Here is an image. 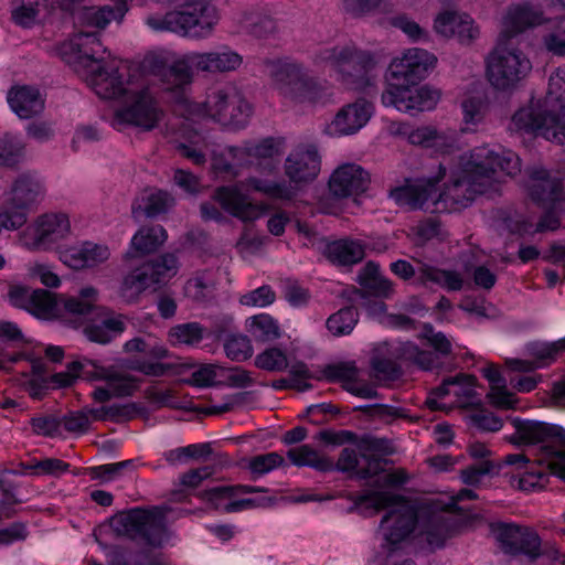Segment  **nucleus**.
<instances>
[{
  "mask_svg": "<svg viewBox=\"0 0 565 565\" xmlns=\"http://www.w3.org/2000/svg\"><path fill=\"white\" fill-rule=\"evenodd\" d=\"M520 171L521 159L513 150L487 143L439 163L433 178L396 188L390 195L409 210L458 212L478 196L498 194L502 184Z\"/></svg>",
  "mask_w": 565,
  "mask_h": 565,
  "instance_id": "nucleus-1",
  "label": "nucleus"
},
{
  "mask_svg": "<svg viewBox=\"0 0 565 565\" xmlns=\"http://www.w3.org/2000/svg\"><path fill=\"white\" fill-rule=\"evenodd\" d=\"M320 166L321 159L316 147L299 146L287 156L284 163L289 183L249 175L243 181L216 188L212 198L231 216L245 223L254 222L268 213L270 204L254 201L249 191L273 200L291 201L301 186L318 177Z\"/></svg>",
  "mask_w": 565,
  "mask_h": 565,
  "instance_id": "nucleus-2",
  "label": "nucleus"
},
{
  "mask_svg": "<svg viewBox=\"0 0 565 565\" xmlns=\"http://www.w3.org/2000/svg\"><path fill=\"white\" fill-rule=\"evenodd\" d=\"M356 504L373 508L376 511L386 510L377 531L382 561H386L392 555L406 558L399 550L417 524H419V535L431 548L441 547L451 534L450 525L444 514L433 513L427 520L419 522L415 507L402 495L386 491H371L358 497Z\"/></svg>",
  "mask_w": 565,
  "mask_h": 565,
  "instance_id": "nucleus-3",
  "label": "nucleus"
},
{
  "mask_svg": "<svg viewBox=\"0 0 565 565\" xmlns=\"http://www.w3.org/2000/svg\"><path fill=\"white\" fill-rule=\"evenodd\" d=\"M285 148L281 137H266L259 140H246L239 146L220 147L207 137L194 134L186 143L178 149L183 157L201 166L211 156V167L215 175L223 179H235L243 169L256 166L260 168L265 161L278 159Z\"/></svg>",
  "mask_w": 565,
  "mask_h": 565,
  "instance_id": "nucleus-4",
  "label": "nucleus"
},
{
  "mask_svg": "<svg viewBox=\"0 0 565 565\" xmlns=\"http://www.w3.org/2000/svg\"><path fill=\"white\" fill-rule=\"evenodd\" d=\"M541 22L542 13L529 6H513L507 11L498 44L486 57V76L495 90H514L532 72V62L527 55L519 47L509 46L507 41Z\"/></svg>",
  "mask_w": 565,
  "mask_h": 565,
  "instance_id": "nucleus-5",
  "label": "nucleus"
},
{
  "mask_svg": "<svg viewBox=\"0 0 565 565\" xmlns=\"http://www.w3.org/2000/svg\"><path fill=\"white\" fill-rule=\"evenodd\" d=\"M164 92L170 94L174 111L186 120L209 118L225 128L238 130L248 125L253 115L252 104L232 84L211 87L201 103L191 99L190 89Z\"/></svg>",
  "mask_w": 565,
  "mask_h": 565,
  "instance_id": "nucleus-6",
  "label": "nucleus"
},
{
  "mask_svg": "<svg viewBox=\"0 0 565 565\" xmlns=\"http://www.w3.org/2000/svg\"><path fill=\"white\" fill-rule=\"evenodd\" d=\"M509 129L565 143V65L550 76L543 100H531L513 114Z\"/></svg>",
  "mask_w": 565,
  "mask_h": 565,
  "instance_id": "nucleus-7",
  "label": "nucleus"
},
{
  "mask_svg": "<svg viewBox=\"0 0 565 565\" xmlns=\"http://www.w3.org/2000/svg\"><path fill=\"white\" fill-rule=\"evenodd\" d=\"M514 427L512 441L535 447V462L546 466V469L526 468L520 478V487L523 490L543 488L547 478L546 470L555 475L565 460V429L558 425L520 418H515Z\"/></svg>",
  "mask_w": 565,
  "mask_h": 565,
  "instance_id": "nucleus-8",
  "label": "nucleus"
},
{
  "mask_svg": "<svg viewBox=\"0 0 565 565\" xmlns=\"http://www.w3.org/2000/svg\"><path fill=\"white\" fill-rule=\"evenodd\" d=\"M243 63V56L226 45L210 52H190L168 64L162 58L152 61L151 74L159 81L162 90L191 89L193 68L199 72L218 74L234 72Z\"/></svg>",
  "mask_w": 565,
  "mask_h": 565,
  "instance_id": "nucleus-9",
  "label": "nucleus"
},
{
  "mask_svg": "<svg viewBox=\"0 0 565 565\" xmlns=\"http://www.w3.org/2000/svg\"><path fill=\"white\" fill-rule=\"evenodd\" d=\"M264 70L273 88L285 102L296 105H326L332 100L331 87L310 76L302 63L289 57L267 60Z\"/></svg>",
  "mask_w": 565,
  "mask_h": 565,
  "instance_id": "nucleus-10",
  "label": "nucleus"
},
{
  "mask_svg": "<svg viewBox=\"0 0 565 565\" xmlns=\"http://www.w3.org/2000/svg\"><path fill=\"white\" fill-rule=\"evenodd\" d=\"M312 64L330 68L338 81L352 89H363L371 85L372 72L377 66L376 56L353 43L323 45L311 54Z\"/></svg>",
  "mask_w": 565,
  "mask_h": 565,
  "instance_id": "nucleus-11",
  "label": "nucleus"
},
{
  "mask_svg": "<svg viewBox=\"0 0 565 565\" xmlns=\"http://www.w3.org/2000/svg\"><path fill=\"white\" fill-rule=\"evenodd\" d=\"M175 10L166 14H150L146 24L153 31L172 32L193 39H209L218 23L217 9L207 0H177Z\"/></svg>",
  "mask_w": 565,
  "mask_h": 565,
  "instance_id": "nucleus-12",
  "label": "nucleus"
},
{
  "mask_svg": "<svg viewBox=\"0 0 565 565\" xmlns=\"http://www.w3.org/2000/svg\"><path fill=\"white\" fill-rule=\"evenodd\" d=\"M96 295L95 288H83L78 297L65 299L64 309L85 323L83 332L89 341L107 344L125 331V317L96 307Z\"/></svg>",
  "mask_w": 565,
  "mask_h": 565,
  "instance_id": "nucleus-13",
  "label": "nucleus"
},
{
  "mask_svg": "<svg viewBox=\"0 0 565 565\" xmlns=\"http://www.w3.org/2000/svg\"><path fill=\"white\" fill-rule=\"evenodd\" d=\"M163 118L164 110L159 99L142 77L115 109L110 125L119 131L128 127L151 131Z\"/></svg>",
  "mask_w": 565,
  "mask_h": 565,
  "instance_id": "nucleus-14",
  "label": "nucleus"
},
{
  "mask_svg": "<svg viewBox=\"0 0 565 565\" xmlns=\"http://www.w3.org/2000/svg\"><path fill=\"white\" fill-rule=\"evenodd\" d=\"M109 525L117 535L140 540L151 546H162L169 539L162 508L131 509L114 515Z\"/></svg>",
  "mask_w": 565,
  "mask_h": 565,
  "instance_id": "nucleus-15",
  "label": "nucleus"
},
{
  "mask_svg": "<svg viewBox=\"0 0 565 565\" xmlns=\"http://www.w3.org/2000/svg\"><path fill=\"white\" fill-rule=\"evenodd\" d=\"M67 213L51 211L36 216L19 234L20 245L29 252H51L71 235Z\"/></svg>",
  "mask_w": 565,
  "mask_h": 565,
  "instance_id": "nucleus-16",
  "label": "nucleus"
},
{
  "mask_svg": "<svg viewBox=\"0 0 565 565\" xmlns=\"http://www.w3.org/2000/svg\"><path fill=\"white\" fill-rule=\"evenodd\" d=\"M43 180L35 172L21 173L4 194L3 209L9 227L21 228L28 222L29 214L36 209L45 196Z\"/></svg>",
  "mask_w": 565,
  "mask_h": 565,
  "instance_id": "nucleus-17",
  "label": "nucleus"
},
{
  "mask_svg": "<svg viewBox=\"0 0 565 565\" xmlns=\"http://www.w3.org/2000/svg\"><path fill=\"white\" fill-rule=\"evenodd\" d=\"M87 86L103 99L122 100L143 77L137 70L100 63L82 76Z\"/></svg>",
  "mask_w": 565,
  "mask_h": 565,
  "instance_id": "nucleus-18",
  "label": "nucleus"
},
{
  "mask_svg": "<svg viewBox=\"0 0 565 565\" xmlns=\"http://www.w3.org/2000/svg\"><path fill=\"white\" fill-rule=\"evenodd\" d=\"M60 54L78 76L105 63L108 56L106 47L99 40V33L86 31H79L63 42Z\"/></svg>",
  "mask_w": 565,
  "mask_h": 565,
  "instance_id": "nucleus-19",
  "label": "nucleus"
},
{
  "mask_svg": "<svg viewBox=\"0 0 565 565\" xmlns=\"http://www.w3.org/2000/svg\"><path fill=\"white\" fill-rule=\"evenodd\" d=\"M267 491L247 484L213 487L202 491L199 497L214 509L224 513H237L266 507L270 499L267 498H244L245 494Z\"/></svg>",
  "mask_w": 565,
  "mask_h": 565,
  "instance_id": "nucleus-20",
  "label": "nucleus"
},
{
  "mask_svg": "<svg viewBox=\"0 0 565 565\" xmlns=\"http://www.w3.org/2000/svg\"><path fill=\"white\" fill-rule=\"evenodd\" d=\"M491 532L499 547L505 554L524 555L530 559H536L542 554L541 537L532 527L499 522L491 525Z\"/></svg>",
  "mask_w": 565,
  "mask_h": 565,
  "instance_id": "nucleus-21",
  "label": "nucleus"
},
{
  "mask_svg": "<svg viewBox=\"0 0 565 565\" xmlns=\"http://www.w3.org/2000/svg\"><path fill=\"white\" fill-rule=\"evenodd\" d=\"M439 93L427 85H390L382 94L385 107H394L402 113L428 111L436 107Z\"/></svg>",
  "mask_w": 565,
  "mask_h": 565,
  "instance_id": "nucleus-22",
  "label": "nucleus"
},
{
  "mask_svg": "<svg viewBox=\"0 0 565 565\" xmlns=\"http://www.w3.org/2000/svg\"><path fill=\"white\" fill-rule=\"evenodd\" d=\"M383 441L376 438H364L354 448H344L333 470L341 472L355 471L360 478H369L382 470V460L375 454L382 450Z\"/></svg>",
  "mask_w": 565,
  "mask_h": 565,
  "instance_id": "nucleus-23",
  "label": "nucleus"
},
{
  "mask_svg": "<svg viewBox=\"0 0 565 565\" xmlns=\"http://www.w3.org/2000/svg\"><path fill=\"white\" fill-rule=\"evenodd\" d=\"M437 57L427 50L412 47L405 50L401 56L390 64L393 78L411 85H417L435 68Z\"/></svg>",
  "mask_w": 565,
  "mask_h": 565,
  "instance_id": "nucleus-24",
  "label": "nucleus"
},
{
  "mask_svg": "<svg viewBox=\"0 0 565 565\" xmlns=\"http://www.w3.org/2000/svg\"><path fill=\"white\" fill-rule=\"evenodd\" d=\"M85 379L105 383L104 386L96 387L92 392V397L98 403L107 402L111 397L131 395L137 386L131 377L114 367H105L95 361L90 371H86Z\"/></svg>",
  "mask_w": 565,
  "mask_h": 565,
  "instance_id": "nucleus-25",
  "label": "nucleus"
},
{
  "mask_svg": "<svg viewBox=\"0 0 565 565\" xmlns=\"http://www.w3.org/2000/svg\"><path fill=\"white\" fill-rule=\"evenodd\" d=\"M370 181L364 168L356 163H344L332 172L329 191L337 199H355L367 190Z\"/></svg>",
  "mask_w": 565,
  "mask_h": 565,
  "instance_id": "nucleus-26",
  "label": "nucleus"
},
{
  "mask_svg": "<svg viewBox=\"0 0 565 565\" xmlns=\"http://www.w3.org/2000/svg\"><path fill=\"white\" fill-rule=\"evenodd\" d=\"M373 115V105L365 99H358L343 106L326 127L331 137H342L356 134Z\"/></svg>",
  "mask_w": 565,
  "mask_h": 565,
  "instance_id": "nucleus-27",
  "label": "nucleus"
},
{
  "mask_svg": "<svg viewBox=\"0 0 565 565\" xmlns=\"http://www.w3.org/2000/svg\"><path fill=\"white\" fill-rule=\"evenodd\" d=\"M435 32L446 39H456L460 43L468 44L479 35V29L473 19L460 11L445 10L434 20Z\"/></svg>",
  "mask_w": 565,
  "mask_h": 565,
  "instance_id": "nucleus-28",
  "label": "nucleus"
},
{
  "mask_svg": "<svg viewBox=\"0 0 565 565\" xmlns=\"http://www.w3.org/2000/svg\"><path fill=\"white\" fill-rule=\"evenodd\" d=\"M530 195L551 211H565V193L559 179L551 178L543 168L531 171Z\"/></svg>",
  "mask_w": 565,
  "mask_h": 565,
  "instance_id": "nucleus-29",
  "label": "nucleus"
},
{
  "mask_svg": "<svg viewBox=\"0 0 565 565\" xmlns=\"http://www.w3.org/2000/svg\"><path fill=\"white\" fill-rule=\"evenodd\" d=\"M9 297L13 306L29 311L36 318L51 319L56 315L57 301L47 290L18 286L10 290Z\"/></svg>",
  "mask_w": 565,
  "mask_h": 565,
  "instance_id": "nucleus-30",
  "label": "nucleus"
},
{
  "mask_svg": "<svg viewBox=\"0 0 565 565\" xmlns=\"http://www.w3.org/2000/svg\"><path fill=\"white\" fill-rule=\"evenodd\" d=\"M476 381L477 379L473 375L466 374L445 379L438 387L433 390L426 403L431 409H440L444 404L439 399L454 395L461 406L475 404L477 399Z\"/></svg>",
  "mask_w": 565,
  "mask_h": 565,
  "instance_id": "nucleus-31",
  "label": "nucleus"
},
{
  "mask_svg": "<svg viewBox=\"0 0 565 565\" xmlns=\"http://www.w3.org/2000/svg\"><path fill=\"white\" fill-rule=\"evenodd\" d=\"M60 260L70 268H93L104 264L110 257V249L105 244L90 241L58 250Z\"/></svg>",
  "mask_w": 565,
  "mask_h": 565,
  "instance_id": "nucleus-32",
  "label": "nucleus"
},
{
  "mask_svg": "<svg viewBox=\"0 0 565 565\" xmlns=\"http://www.w3.org/2000/svg\"><path fill=\"white\" fill-rule=\"evenodd\" d=\"M324 377L330 382H340L342 387L363 398H373L376 391L370 384L360 379V372L354 363H338L326 366Z\"/></svg>",
  "mask_w": 565,
  "mask_h": 565,
  "instance_id": "nucleus-33",
  "label": "nucleus"
},
{
  "mask_svg": "<svg viewBox=\"0 0 565 565\" xmlns=\"http://www.w3.org/2000/svg\"><path fill=\"white\" fill-rule=\"evenodd\" d=\"M11 110L21 119H29L42 113L44 97L36 87L15 85L7 93Z\"/></svg>",
  "mask_w": 565,
  "mask_h": 565,
  "instance_id": "nucleus-34",
  "label": "nucleus"
},
{
  "mask_svg": "<svg viewBox=\"0 0 565 565\" xmlns=\"http://www.w3.org/2000/svg\"><path fill=\"white\" fill-rule=\"evenodd\" d=\"M416 279L419 285L433 282L447 291H459L465 286V278L460 271L443 269L429 264H422Z\"/></svg>",
  "mask_w": 565,
  "mask_h": 565,
  "instance_id": "nucleus-35",
  "label": "nucleus"
},
{
  "mask_svg": "<svg viewBox=\"0 0 565 565\" xmlns=\"http://www.w3.org/2000/svg\"><path fill=\"white\" fill-rule=\"evenodd\" d=\"M127 11V0H115L114 4L85 8L81 21L86 26L103 30L113 21H121Z\"/></svg>",
  "mask_w": 565,
  "mask_h": 565,
  "instance_id": "nucleus-36",
  "label": "nucleus"
},
{
  "mask_svg": "<svg viewBox=\"0 0 565 565\" xmlns=\"http://www.w3.org/2000/svg\"><path fill=\"white\" fill-rule=\"evenodd\" d=\"M167 231L161 225L141 227L131 238L125 257L143 256L157 250L167 239Z\"/></svg>",
  "mask_w": 565,
  "mask_h": 565,
  "instance_id": "nucleus-37",
  "label": "nucleus"
},
{
  "mask_svg": "<svg viewBox=\"0 0 565 565\" xmlns=\"http://www.w3.org/2000/svg\"><path fill=\"white\" fill-rule=\"evenodd\" d=\"M50 13L47 0H12L11 18L22 28H32Z\"/></svg>",
  "mask_w": 565,
  "mask_h": 565,
  "instance_id": "nucleus-38",
  "label": "nucleus"
},
{
  "mask_svg": "<svg viewBox=\"0 0 565 565\" xmlns=\"http://www.w3.org/2000/svg\"><path fill=\"white\" fill-rule=\"evenodd\" d=\"M324 255L332 263L353 265L363 259L365 246L358 239H338L326 245Z\"/></svg>",
  "mask_w": 565,
  "mask_h": 565,
  "instance_id": "nucleus-39",
  "label": "nucleus"
},
{
  "mask_svg": "<svg viewBox=\"0 0 565 565\" xmlns=\"http://www.w3.org/2000/svg\"><path fill=\"white\" fill-rule=\"evenodd\" d=\"M481 372L490 383V391L487 395L490 403L500 408H514L518 399L507 390L505 379L502 376L499 369L490 363L484 366Z\"/></svg>",
  "mask_w": 565,
  "mask_h": 565,
  "instance_id": "nucleus-40",
  "label": "nucleus"
},
{
  "mask_svg": "<svg viewBox=\"0 0 565 565\" xmlns=\"http://www.w3.org/2000/svg\"><path fill=\"white\" fill-rule=\"evenodd\" d=\"M174 204V199L166 191L157 190L136 202L132 205V215L138 218L141 215L146 217H157L167 213Z\"/></svg>",
  "mask_w": 565,
  "mask_h": 565,
  "instance_id": "nucleus-41",
  "label": "nucleus"
},
{
  "mask_svg": "<svg viewBox=\"0 0 565 565\" xmlns=\"http://www.w3.org/2000/svg\"><path fill=\"white\" fill-rule=\"evenodd\" d=\"M142 267L148 274L153 288L166 284L174 277L179 270L178 259L175 255L170 253L143 264Z\"/></svg>",
  "mask_w": 565,
  "mask_h": 565,
  "instance_id": "nucleus-42",
  "label": "nucleus"
},
{
  "mask_svg": "<svg viewBox=\"0 0 565 565\" xmlns=\"http://www.w3.org/2000/svg\"><path fill=\"white\" fill-rule=\"evenodd\" d=\"M169 337L174 344L198 345L206 337L218 339L220 333L204 328L199 322H186L171 328Z\"/></svg>",
  "mask_w": 565,
  "mask_h": 565,
  "instance_id": "nucleus-43",
  "label": "nucleus"
},
{
  "mask_svg": "<svg viewBox=\"0 0 565 565\" xmlns=\"http://www.w3.org/2000/svg\"><path fill=\"white\" fill-rule=\"evenodd\" d=\"M287 456L290 459V461L298 467H310L322 472L333 470L332 460L324 456H321L310 445H302L289 449Z\"/></svg>",
  "mask_w": 565,
  "mask_h": 565,
  "instance_id": "nucleus-44",
  "label": "nucleus"
},
{
  "mask_svg": "<svg viewBox=\"0 0 565 565\" xmlns=\"http://www.w3.org/2000/svg\"><path fill=\"white\" fill-rule=\"evenodd\" d=\"M559 351H562L559 341L548 344H541L533 349V355L536 358L535 361L512 359L508 360L507 364L513 371L530 372L546 365L550 361L555 359Z\"/></svg>",
  "mask_w": 565,
  "mask_h": 565,
  "instance_id": "nucleus-45",
  "label": "nucleus"
},
{
  "mask_svg": "<svg viewBox=\"0 0 565 565\" xmlns=\"http://www.w3.org/2000/svg\"><path fill=\"white\" fill-rule=\"evenodd\" d=\"M246 328L256 341L263 343L275 341L281 337L278 322L268 313H259L248 318Z\"/></svg>",
  "mask_w": 565,
  "mask_h": 565,
  "instance_id": "nucleus-46",
  "label": "nucleus"
},
{
  "mask_svg": "<svg viewBox=\"0 0 565 565\" xmlns=\"http://www.w3.org/2000/svg\"><path fill=\"white\" fill-rule=\"evenodd\" d=\"M398 354L405 361H409L425 371H431L441 365L440 358L431 351L420 350L412 342H405L397 349Z\"/></svg>",
  "mask_w": 565,
  "mask_h": 565,
  "instance_id": "nucleus-47",
  "label": "nucleus"
},
{
  "mask_svg": "<svg viewBox=\"0 0 565 565\" xmlns=\"http://www.w3.org/2000/svg\"><path fill=\"white\" fill-rule=\"evenodd\" d=\"M148 288H153L148 274L140 266L127 274L119 287V295L128 302L135 301Z\"/></svg>",
  "mask_w": 565,
  "mask_h": 565,
  "instance_id": "nucleus-48",
  "label": "nucleus"
},
{
  "mask_svg": "<svg viewBox=\"0 0 565 565\" xmlns=\"http://www.w3.org/2000/svg\"><path fill=\"white\" fill-rule=\"evenodd\" d=\"M358 321V310L354 307H344L327 319L326 327L334 337H344L353 331Z\"/></svg>",
  "mask_w": 565,
  "mask_h": 565,
  "instance_id": "nucleus-49",
  "label": "nucleus"
},
{
  "mask_svg": "<svg viewBox=\"0 0 565 565\" xmlns=\"http://www.w3.org/2000/svg\"><path fill=\"white\" fill-rule=\"evenodd\" d=\"M463 122L467 130H471L481 124L489 110V103L483 96H472L461 104Z\"/></svg>",
  "mask_w": 565,
  "mask_h": 565,
  "instance_id": "nucleus-50",
  "label": "nucleus"
},
{
  "mask_svg": "<svg viewBox=\"0 0 565 565\" xmlns=\"http://www.w3.org/2000/svg\"><path fill=\"white\" fill-rule=\"evenodd\" d=\"M256 367L267 372H281L288 369V359L284 350L277 347H270L255 356Z\"/></svg>",
  "mask_w": 565,
  "mask_h": 565,
  "instance_id": "nucleus-51",
  "label": "nucleus"
},
{
  "mask_svg": "<svg viewBox=\"0 0 565 565\" xmlns=\"http://www.w3.org/2000/svg\"><path fill=\"white\" fill-rule=\"evenodd\" d=\"M23 151L24 143L20 136L6 132L0 137V164H15L23 157Z\"/></svg>",
  "mask_w": 565,
  "mask_h": 565,
  "instance_id": "nucleus-52",
  "label": "nucleus"
},
{
  "mask_svg": "<svg viewBox=\"0 0 565 565\" xmlns=\"http://www.w3.org/2000/svg\"><path fill=\"white\" fill-rule=\"evenodd\" d=\"M93 363V360L86 358L83 360L73 361L67 365L66 371L53 374L51 376V383L56 387L71 386L79 376L85 377L86 371H90Z\"/></svg>",
  "mask_w": 565,
  "mask_h": 565,
  "instance_id": "nucleus-53",
  "label": "nucleus"
},
{
  "mask_svg": "<svg viewBox=\"0 0 565 565\" xmlns=\"http://www.w3.org/2000/svg\"><path fill=\"white\" fill-rule=\"evenodd\" d=\"M544 49L554 56H565V17L555 21L542 38Z\"/></svg>",
  "mask_w": 565,
  "mask_h": 565,
  "instance_id": "nucleus-54",
  "label": "nucleus"
},
{
  "mask_svg": "<svg viewBox=\"0 0 565 565\" xmlns=\"http://www.w3.org/2000/svg\"><path fill=\"white\" fill-rule=\"evenodd\" d=\"M224 351L232 361H246L253 355V345L248 337L243 334H232L224 343Z\"/></svg>",
  "mask_w": 565,
  "mask_h": 565,
  "instance_id": "nucleus-55",
  "label": "nucleus"
},
{
  "mask_svg": "<svg viewBox=\"0 0 565 565\" xmlns=\"http://www.w3.org/2000/svg\"><path fill=\"white\" fill-rule=\"evenodd\" d=\"M284 462V457L280 454L273 451L252 457L247 462V469L254 478H257L277 469L282 466Z\"/></svg>",
  "mask_w": 565,
  "mask_h": 565,
  "instance_id": "nucleus-56",
  "label": "nucleus"
},
{
  "mask_svg": "<svg viewBox=\"0 0 565 565\" xmlns=\"http://www.w3.org/2000/svg\"><path fill=\"white\" fill-rule=\"evenodd\" d=\"M225 367L218 364H203L191 375L189 383L198 387H207L222 382Z\"/></svg>",
  "mask_w": 565,
  "mask_h": 565,
  "instance_id": "nucleus-57",
  "label": "nucleus"
},
{
  "mask_svg": "<svg viewBox=\"0 0 565 565\" xmlns=\"http://www.w3.org/2000/svg\"><path fill=\"white\" fill-rule=\"evenodd\" d=\"M371 365L376 379L381 381H394L402 374L398 364L388 358L375 355L371 361Z\"/></svg>",
  "mask_w": 565,
  "mask_h": 565,
  "instance_id": "nucleus-58",
  "label": "nucleus"
},
{
  "mask_svg": "<svg viewBox=\"0 0 565 565\" xmlns=\"http://www.w3.org/2000/svg\"><path fill=\"white\" fill-rule=\"evenodd\" d=\"M276 295L269 286H262L241 297V303L248 307H266L275 301Z\"/></svg>",
  "mask_w": 565,
  "mask_h": 565,
  "instance_id": "nucleus-59",
  "label": "nucleus"
},
{
  "mask_svg": "<svg viewBox=\"0 0 565 565\" xmlns=\"http://www.w3.org/2000/svg\"><path fill=\"white\" fill-rule=\"evenodd\" d=\"M131 465L132 460H124L115 463L95 466L88 468V475L92 479H99L102 481L108 482L114 480L126 467Z\"/></svg>",
  "mask_w": 565,
  "mask_h": 565,
  "instance_id": "nucleus-60",
  "label": "nucleus"
},
{
  "mask_svg": "<svg viewBox=\"0 0 565 565\" xmlns=\"http://www.w3.org/2000/svg\"><path fill=\"white\" fill-rule=\"evenodd\" d=\"M148 398L158 407H169L174 409H181L185 407V404L177 397L173 390L151 388L148 391Z\"/></svg>",
  "mask_w": 565,
  "mask_h": 565,
  "instance_id": "nucleus-61",
  "label": "nucleus"
},
{
  "mask_svg": "<svg viewBox=\"0 0 565 565\" xmlns=\"http://www.w3.org/2000/svg\"><path fill=\"white\" fill-rule=\"evenodd\" d=\"M392 24L403 31L412 41L427 39V32L417 22L404 14L394 17Z\"/></svg>",
  "mask_w": 565,
  "mask_h": 565,
  "instance_id": "nucleus-62",
  "label": "nucleus"
},
{
  "mask_svg": "<svg viewBox=\"0 0 565 565\" xmlns=\"http://www.w3.org/2000/svg\"><path fill=\"white\" fill-rule=\"evenodd\" d=\"M289 367L290 385L298 391L305 392L311 388L308 380L312 379V374L303 362H295Z\"/></svg>",
  "mask_w": 565,
  "mask_h": 565,
  "instance_id": "nucleus-63",
  "label": "nucleus"
},
{
  "mask_svg": "<svg viewBox=\"0 0 565 565\" xmlns=\"http://www.w3.org/2000/svg\"><path fill=\"white\" fill-rule=\"evenodd\" d=\"M493 468V463L489 460L471 465L461 470L462 482L469 486L478 484L483 477L492 472Z\"/></svg>",
  "mask_w": 565,
  "mask_h": 565,
  "instance_id": "nucleus-64",
  "label": "nucleus"
}]
</instances>
